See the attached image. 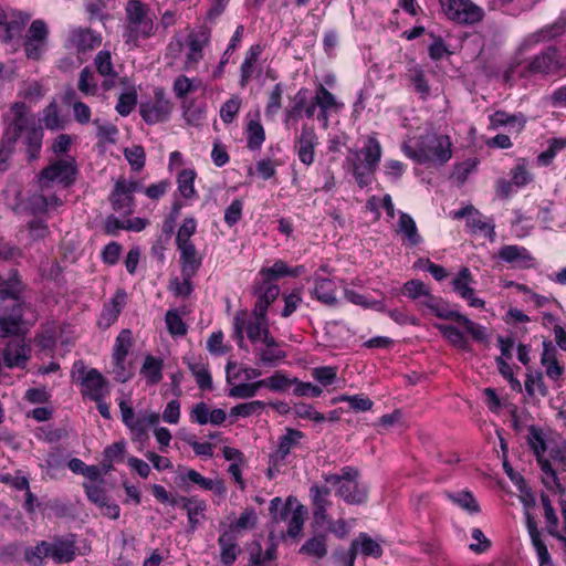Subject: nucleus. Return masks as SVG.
<instances>
[{"label": "nucleus", "mask_w": 566, "mask_h": 566, "mask_svg": "<svg viewBox=\"0 0 566 566\" xmlns=\"http://www.w3.org/2000/svg\"><path fill=\"white\" fill-rule=\"evenodd\" d=\"M119 409L122 413L123 422L129 428L132 433L136 438H142L145 436V427L139 421V418L135 417V412L130 406H128L125 401L119 402Z\"/></svg>", "instance_id": "nucleus-43"}, {"label": "nucleus", "mask_w": 566, "mask_h": 566, "mask_svg": "<svg viewBox=\"0 0 566 566\" xmlns=\"http://www.w3.org/2000/svg\"><path fill=\"white\" fill-rule=\"evenodd\" d=\"M261 381L242 382L230 388L229 397L237 399H249L256 395L261 387Z\"/></svg>", "instance_id": "nucleus-57"}, {"label": "nucleus", "mask_w": 566, "mask_h": 566, "mask_svg": "<svg viewBox=\"0 0 566 566\" xmlns=\"http://www.w3.org/2000/svg\"><path fill=\"white\" fill-rule=\"evenodd\" d=\"M134 191L135 181H126L125 179L117 180L111 195L113 209L118 212L130 213L134 200Z\"/></svg>", "instance_id": "nucleus-23"}, {"label": "nucleus", "mask_w": 566, "mask_h": 566, "mask_svg": "<svg viewBox=\"0 0 566 566\" xmlns=\"http://www.w3.org/2000/svg\"><path fill=\"white\" fill-rule=\"evenodd\" d=\"M180 255L181 274L196 275L202 264V256L199 254L195 244H188L177 248Z\"/></svg>", "instance_id": "nucleus-30"}, {"label": "nucleus", "mask_w": 566, "mask_h": 566, "mask_svg": "<svg viewBox=\"0 0 566 566\" xmlns=\"http://www.w3.org/2000/svg\"><path fill=\"white\" fill-rule=\"evenodd\" d=\"M559 70V55L555 46H548L546 50L528 61H520L512 65L507 71L506 77L517 73L526 76L532 74H552Z\"/></svg>", "instance_id": "nucleus-7"}, {"label": "nucleus", "mask_w": 566, "mask_h": 566, "mask_svg": "<svg viewBox=\"0 0 566 566\" xmlns=\"http://www.w3.org/2000/svg\"><path fill=\"white\" fill-rule=\"evenodd\" d=\"M187 366L195 377L198 387L201 390H211L212 389V377L208 368V364L205 363L201 358L199 359H190L187 358Z\"/></svg>", "instance_id": "nucleus-36"}, {"label": "nucleus", "mask_w": 566, "mask_h": 566, "mask_svg": "<svg viewBox=\"0 0 566 566\" xmlns=\"http://www.w3.org/2000/svg\"><path fill=\"white\" fill-rule=\"evenodd\" d=\"M210 42V30L206 27H200L190 31L186 39V56L184 69L192 71L197 69L198 63L203 59V49Z\"/></svg>", "instance_id": "nucleus-10"}, {"label": "nucleus", "mask_w": 566, "mask_h": 566, "mask_svg": "<svg viewBox=\"0 0 566 566\" xmlns=\"http://www.w3.org/2000/svg\"><path fill=\"white\" fill-rule=\"evenodd\" d=\"M305 516L306 509L301 504H296L292 513V516L287 520L286 532L289 536L296 537L301 534L304 526Z\"/></svg>", "instance_id": "nucleus-51"}, {"label": "nucleus", "mask_w": 566, "mask_h": 566, "mask_svg": "<svg viewBox=\"0 0 566 566\" xmlns=\"http://www.w3.org/2000/svg\"><path fill=\"white\" fill-rule=\"evenodd\" d=\"M359 472L353 467H344L339 474L324 476L326 483L337 486V494L348 504H361L367 500L368 489L358 481Z\"/></svg>", "instance_id": "nucleus-6"}, {"label": "nucleus", "mask_w": 566, "mask_h": 566, "mask_svg": "<svg viewBox=\"0 0 566 566\" xmlns=\"http://www.w3.org/2000/svg\"><path fill=\"white\" fill-rule=\"evenodd\" d=\"M23 144L29 160H35L39 158L40 150L42 147L43 130L38 125L31 127V129L23 133Z\"/></svg>", "instance_id": "nucleus-39"}, {"label": "nucleus", "mask_w": 566, "mask_h": 566, "mask_svg": "<svg viewBox=\"0 0 566 566\" xmlns=\"http://www.w3.org/2000/svg\"><path fill=\"white\" fill-rule=\"evenodd\" d=\"M566 31V11L562 12L560 15L551 24L544 25L539 30L528 34L520 45L518 54L522 55L524 52L532 50L539 43L551 41Z\"/></svg>", "instance_id": "nucleus-13"}, {"label": "nucleus", "mask_w": 566, "mask_h": 566, "mask_svg": "<svg viewBox=\"0 0 566 566\" xmlns=\"http://www.w3.org/2000/svg\"><path fill=\"white\" fill-rule=\"evenodd\" d=\"M453 219L467 218V226L474 234L482 233L491 241L495 238L494 224L476 210L473 206H467L452 212Z\"/></svg>", "instance_id": "nucleus-18"}, {"label": "nucleus", "mask_w": 566, "mask_h": 566, "mask_svg": "<svg viewBox=\"0 0 566 566\" xmlns=\"http://www.w3.org/2000/svg\"><path fill=\"white\" fill-rule=\"evenodd\" d=\"M314 97L319 111L338 112L343 107V104L323 84L318 85Z\"/></svg>", "instance_id": "nucleus-45"}, {"label": "nucleus", "mask_w": 566, "mask_h": 566, "mask_svg": "<svg viewBox=\"0 0 566 566\" xmlns=\"http://www.w3.org/2000/svg\"><path fill=\"white\" fill-rule=\"evenodd\" d=\"M49 29L43 20H34L25 36L23 49L25 56L31 60H39L45 52Z\"/></svg>", "instance_id": "nucleus-14"}, {"label": "nucleus", "mask_w": 566, "mask_h": 566, "mask_svg": "<svg viewBox=\"0 0 566 566\" xmlns=\"http://www.w3.org/2000/svg\"><path fill=\"white\" fill-rule=\"evenodd\" d=\"M348 402L354 411H368L373 408L374 402L364 395H340L333 398L332 403Z\"/></svg>", "instance_id": "nucleus-49"}, {"label": "nucleus", "mask_w": 566, "mask_h": 566, "mask_svg": "<svg viewBox=\"0 0 566 566\" xmlns=\"http://www.w3.org/2000/svg\"><path fill=\"white\" fill-rule=\"evenodd\" d=\"M528 444L532 448V450L534 451V453L536 454L537 462L541 467V470L545 474L543 478L544 484L548 489L557 488V489L562 490V485H560L557 474H556V469L553 468L551 460L545 459L543 457V453L546 450L545 441H544L541 432L534 428H532L530 431Z\"/></svg>", "instance_id": "nucleus-12"}, {"label": "nucleus", "mask_w": 566, "mask_h": 566, "mask_svg": "<svg viewBox=\"0 0 566 566\" xmlns=\"http://www.w3.org/2000/svg\"><path fill=\"white\" fill-rule=\"evenodd\" d=\"M31 356V347L23 338L9 340L3 350V364L8 368H24Z\"/></svg>", "instance_id": "nucleus-19"}, {"label": "nucleus", "mask_w": 566, "mask_h": 566, "mask_svg": "<svg viewBox=\"0 0 566 566\" xmlns=\"http://www.w3.org/2000/svg\"><path fill=\"white\" fill-rule=\"evenodd\" d=\"M133 346V335L129 329H123L116 337L113 348V360H126Z\"/></svg>", "instance_id": "nucleus-46"}, {"label": "nucleus", "mask_w": 566, "mask_h": 566, "mask_svg": "<svg viewBox=\"0 0 566 566\" xmlns=\"http://www.w3.org/2000/svg\"><path fill=\"white\" fill-rule=\"evenodd\" d=\"M77 175L78 167L75 157L52 158L50 164L38 175V188L44 191H56L57 188L66 189L76 181Z\"/></svg>", "instance_id": "nucleus-3"}, {"label": "nucleus", "mask_w": 566, "mask_h": 566, "mask_svg": "<svg viewBox=\"0 0 566 566\" xmlns=\"http://www.w3.org/2000/svg\"><path fill=\"white\" fill-rule=\"evenodd\" d=\"M358 554L365 557L371 556L379 558L382 555V548L380 544L373 539L367 533H359V535L352 541L347 553L336 552L334 553V557L338 562H343L344 566H354Z\"/></svg>", "instance_id": "nucleus-9"}, {"label": "nucleus", "mask_w": 566, "mask_h": 566, "mask_svg": "<svg viewBox=\"0 0 566 566\" xmlns=\"http://www.w3.org/2000/svg\"><path fill=\"white\" fill-rule=\"evenodd\" d=\"M186 475L189 481L198 484L203 490L214 491L217 494L220 495H222L226 492V488L221 481H213L207 479L195 470H188Z\"/></svg>", "instance_id": "nucleus-50"}, {"label": "nucleus", "mask_w": 566, "mask_h": 566, "mask_svg": "<svg viewBox=\"0 0 566 566\" xmlns=\"http://www.w3.org/2000/svg\"><path fill=\"white\" fill-rule=\"evenodd\" d=\"M195 275L181 274V280L179 277H174L170 280L168 289L174 295L179 297H188L193 290L191 279Z\"/></svg>", "instance_id": "nucleus-53"}, {"label": "nucleus", "mask_w": 566, "mask_h": 566, "mask_svg": "<svg viewBox=\"0 0 566 566\" xmlns=\"http://www.w3.org/2000/svg\"><path fill=\"white\" fill-rule=\"evenodd\" d=\"M126 444L124 441L115 442L108 446L104 450L103 465L107 469L112 467L114 462H120L124 459Z\"/></svg>", "instance_id": "nucleus-62"}, {"label": "nucleus", "mask_w": 566, "mask_h": 566, "mask_svg": "<svg viewBox=\"0 0 566 566\" xmlns=\"http://www.w3.org/2000/svg\"><path fill=\"white\" fill-rule=\"evenodd\" d=\"M126 30L124 33L125 43L134 48L139 46L140 41L155 35L157 25L155 15L147 4L139 0H129L126 4Z\"/></svg>", "instance_id": "nucleus-2"}, {"label": "nucleus", "mask_w": 566, "mask_h": 566, "mask_svg": "<svg viewBox=\"0 0 566 566\" xmlns=\"http://www.w3.org/2000/svg\"><path fill=\"white\" fill-rule=\"evenodd\" d=\"M449 19L459 23L473 24L483 17V10L471 0H440Z\"/></svg>", "instance_id": "nucleus-11"}, {"label": "nucleus", "mask_w": 566, "mask_h": 566, "mask_svg": "<svg viewBox=\"0 0 566 566\" xmlns=\"http://www.w3.org/2000/svg\"><path fill=\"white\" fill-rule=\"evenodd\" d=\"M83 488L88 500L101 509L103 515L113 520L119 517V506L114 502L109 501L108 496L105 493V490L102 488L101 484L84 483Z\"/></svg>", "instance_id": "nucleus-21"}, {"label": "nucleus", "mask_w": 566, "mask_h": 566, "mask_svg": "<svg viewBox=\"0 0 566 566\" xmlns=\"http://www.w3.org/2000/svg\"><path fill=\"white\" fill-rule=\"evenodd\" d=\"M165 321L167 329L172 336H184L187 333V326L178 311L169 310L166 313Z\"/></svg>", "instance_id": "nucleus-60"}, {"label": "nucleus", "mask_w": 566, "mask_h": 566, "mask_svg": "<svg viewBox=\"0 0 566 566\" xmlns=\"http://www.w3.org/2000/svg\"><path fill=\"white\" fill-rule=\"evenodd\" d=\"M163 360L154 356H146L144 364L140 368V375L150 385L159 382L163 378Z\"/></svg>", "instance_id": "nucleus-40"}, {"label": "nucleus", "mask_w": 566, "mask_h": 566, "mask_svg": "<svg viewBox=\"0 0 566 566\" xmlns=\"http://www.w3.org/2000/svg\"><path fill=\"white\" fill-rule=\"evenodd\" d=\"M201 86L200 80H191L186 75H179L174 82V92L178 98L186 97L189 93L197 91Z\"/></svg>", "instance_id": "nucleus-52"}, {"label": "nucleus", "mask_w": 566, "mask_h": 566, "mask_svg": "<svg viewBox=\"0 0 566 566\" xmlns=\"http://www.w3.org/2000/svg\"><path fill=\"white\" fill-rule=\"evenodd\" d=\"M195 179L196 172L192 169H184L179 172L177 178L178 190L184 198L191 199L196 197Z\"/></svg>", "instance_id": "nucleus-48"}, {"label": "nucleus", "mask_w": 566, "mask_h": 566, "mask_svg": "<svg viewBox=\"0 0 566 566\" xmlns=\"http://www.w3.org/2000/svg\"><path fill=\"white\" fill-rule=\"evenodd\" d=\"M7 14L8 18L4 21L3 33L0 34V39L4 42L10 41L14 34L20 33L31 18L30 14L15 10H11Z\"/></svg>", "instance_id": "nucleus-32"}, {"label": "nucleus", "mask_w": 566, "mask_h": 566, "mask_svg": "<svg viewBox=\"0 0 566 566\" xmlns=\"http://www.w3.org/2000/svg\"><path fill=\"white\" fill-rule=\"evenodd\" d=\"M327 553V536L324 534L310 537L300 548V554L315 559L324 558Z\"/></svg>", "instance_id": "nucleus-35"}, {"label": "nucleus", "mask_w": 566, "mask_h": 566, "mask_svg": "<svg viewBox=\"0 0 566 566\" xmlns=\"http://www.w3.org/2000/svg\"><path fill=\"white\" fill-rule=\"evenodd\" d=\"M280 294L277 285H268L265 290L259 295V298L253 307L252 315L263 317L266 316L268 307L276 300Z\"/></svg>", "instance_id": "nucleus-41"}, {"label": "nucleus", "mask_w": 566, "mask_h": 566, "mask_svg": "<svg viewBox=\"0 0 566 566\" xmlns=\"http://www.w3.org/2000/svg\"><path fill=\"white\" fill-rule=\"evenodd\" d=\"M548 453L557 469L566 470V441L553 443L548 448Z\"/></svg>", "instance_id": "nucleus-64"}, {"label": "nucleus", "mask_w": 566, "mask_h": 566, "mask_svg": "<svg viewBox=\"0 0 566 566\" xmlns=\"http://www.w3.org/2000/svg\"><path fill=\"white\" fill-rule=\"evenodd\" d=\"M403 153L419 164L444 165L452 157V143L448 135L427 133L417 140L403 143Z\"/></svg>", "instance_id": "nucleus-1"}, {"label": "nucleus", "mask_w": 566, "mask_h": 566, "mask_svg": "<svg viewBox=\"0 0 566 566\" xmlns=\"http://www.w3.org/2000/svg\"><path fill=\"white\" fill-rule=\"evenodd\" d=\"M242 105V99L238 95L231 96L220 108V118L226 124H231L238 115Z\"/></svg>", "instance_id": "nucleus-55"}, {"label": "nucleus", "mask_w": 566, "mask_h": 566, "mask_svg": "<svg viewBox=\"0 0 566 566\" xmlns=\"http://www.w3.org/2000/svg\"><path fill=\"white\" fill-rule=\"evenodd\" d=\"M303 439V432L296 429H286L285 434L280 437L276 451L272 454L275 463H285L291 451L296 448Z\"/></svg>", "instance_id": "nucleus-26"}, {"label": "nucleus", "mask_w": 566, "mask_h": 566, "mask_svg": "<svg viewBox=\"0 0 566 566\" xmlns=\"http://www.w3.org/2000/svg\"><path fill=\"white\" fill-rule=\"evenodd\" d=\"M541 363L551 379L557 380L562 376L564 368L558 364L556 359V348L551 342H543Z\"/></svg>", "instance_id": "nucleus-33"}, {"label": "nucleus", "mask_w": 566, "mask_h": 566, "mask_svg": "<svg viewBox=\"0 0 566 566\" xmlns=\"http://www.w3.org/2000/svg\"><path fill=\"white\" fill-rule=\"evenodd\" d=\"M260 55V48L259 46H251L250 50L247 52L243 63L240 67V85L241 87H244L248 82L250 81L254 64Z\"/></svg>", "instance_id": "nucleus-47"}, {"label": "nucleus", "mask_w": 566, "mask_h": 566, "mask_svg": "<svg viewBox=\"0 0 566 566\" xmlns=\"http://www.w3.org/2000/svg\"><path fill=\"white\" fill-rule=\"evenodd\" d=\"M77 87L84 95H95L97 92V83L91 69L84 67L80 73Z\"/></svg>", "instance_id": "nucleus-63"}, {"label": "nucleus", "mask_w": 566, "mask_h": 566, "mask_svg": "<svg viewBox=\"0 0 566 566\" xmlns=\"http://www.w3.org/2000/svg\"><path fill=\"white\" fill-rule=\"evenodd\" d=\"M335 283L326 277L319 276L317 273L314 275V287L312 295L319 302L333 306L337 303Z\"/></svg>", "instance_id": "nucleus-31"}, {"label": "nucleus", "mask_w": 566, "mask_h": 566, "mask_svg": "<svg viewBox=\"0 0 566 566\" xmlns=\"http://www.w3.org/2000/svg\"><path fill=\"white\" fill-rule=\"evenodd\" d=\"M51 558L56 563H70L75 558L76 547L73 541L55 539L50 542Z\"/></svg>", "instance_id": "nucleus-37"}, {"label": "nucleus", "mask_w": 566, "mask_h": 566, "mask_svg": "<svg viewBox=\"0 0 566 566\" xmlns=\"http://www.w3.org/2000/svg\"><path fill=\"white\" fill-rule=\"evenodd\" d=\"M172 107L174 105L171 101L166 97L164 91L157 90L155 92V101L143 103L139 112L140 116L147 124L154 125L168 120Z\"/></svg>", "instance_id": "nucleus-15"}, {"label": "nucleus", "mask_w": 566, "mask_h": 566, "mask_svg": "<svg viewBox=\"0 0 566 566\" xmlns=\"http://www.w3.org/2000/svg\"><path fill=\"white\" fill-rule=\"evenodd\" d=\"M125 303L126 293L124 290H118L112 297L111 302L104 306L98 318V325L103 328H108L113 325L124 308Z\"/></svg>", "instance_id": "nucleus-27"}, {"label": "nucleus", "mask_w": 566, "mask_h": 566, "mask_svg": "<svg viewBox=\"0 0 566 566\" xmlns=\"http://www.w3.org/2000/svg\"><path fill=\"white\" fill-rule=\"evenodd\" d=\"M220 558L224 566H232L241 549L229 533H223L218 538Z\"/></svg>", "instance_id": "nucleus-38"}, {"label": "nucleus", "mask_w": 566, "mask_h": 566, "mask_svg": "<svg viewBox=\"0 0 566 566\" xmlns=\"http://www.w3.org/2000/svg\"><path fill=\"white\" fill-rule=\"evenodd\" d=\"M497 255L500 260L511 264L513 268L528 269L534 263V258L528 250L515 244L502 247Z\"/></svg>", "instance_id": "nucleus-25"}, {"label": "nucleus", "mask_w": 566, "mask_h": 566, "mask_svg": "<svg viewBox=\"0 0 566 566\" xmlns=\"http://www.w3.org/2000/svg\"><path fill=\"white\" fill-rule=\"evenodd\" d=\"M63 205L62 199L57 196L56 191H44L39 188V191L31 195L27 202L25 209L31 213L45 212L49 209H54Z\"/></svg>", "instance_id": "nucleus-24"}, {"label": "nucleus", "mask_w": 566, "mask_h": 566, "mask_svg": "<svg viewBox=\"0 0 566 566\" xmlns=\"http://www.w3.org/2000/svg\"><path fill=\"white\" fill-rule=\"evenodd\" d=\"M474 280L471 271L468 268H462L457 276L452 280L453 290L472 307L483 308L485 302L482 298L474 296L472 284Z\"/></svg>", "instance_id": "nucleus-22"}, {"label": "nucleus", "mask_w": 566, "mask_h": 566, "mask_svg": "<svg viewBox=\"0 0 566 566\" xmlns=\"http://www.w3.org/2000/svg\"><path fill=\"white\" fill-rule=\"evenodd\" d=\"M82 377V395L88 397L92 400H104L108 395V381L105 377L95 368L85 371L83 365H81Z\"/></svg>", "instance_id": "nucleus-17"}, {"label": "nucleus", "mask_w": 566, "mask_h": 566, "mask_svg": "<svg viewBox=\"0 0 566 566\" xmlns=\"http://www.w3.org/2000/svg\"><path fill=\"white\" fill-rule=\"evenodd\" d=\"M525 390L532 397L535 395L547 396L548 390L544 384L543 375L541 373L528 374L525 380Z\"/></svg>", "instance_id": "nucleus-59"}, {"label": "nucleus", "mask_w": 566, "mask_h": 566, "mask_svg": "<svg viewBox=\"0 0 566 566\" xmlns=\"http://www.w3.org/2000/svg\"><path fill=\"white\" fill-rule=\"evenodd\" d=\"M254 353L259 364L264 366H275L286 357L285 352L280 348L274 337L272 344L270 342H262V344L254 346Z\"/></svg>", "instance_id": "nucleus-28"}, {"label": "nucleus", "mask_w": 566, "mask_h": 566, "mask_svg": "<svg viewBox=\"0 0 566 566\" xmlns=\"http://www.w3.org/2000/svg\"><path fill=\"white\" fill-rule=\"evenodd\" d=\"M260 275L263 277L264 282H270L284 275L296 276V273L291 272L287 264L279 260L271 268L262 269Z\"/></svg>", "instance_id": "nucleus-61"}, {"label": "nucleus", "mask_w": 566, "mask_h": 566, "mask_svg": "<svg viewBox=\"0 0 566 566\" xmlns=\"http://www.w3.org/2000/svg\"><path fill=\"white\" fill-rule=\"evenodd\" d=\"M396 232L401 234L410 245H418L422 241L415 220L406 212H399Z\"/></svg>", "instance_id": "nucleus-34"}, {"label": "nucleus", "mask_w": 566, "mask_h": 566, "mask_svg": "<svg viewBox=\"0 0 566 566\" xmlns=\"http://www.w3.org/2000/svg\"><path fill=\"white\" fill-rule=\"evenodd\" d=\"M14 302L12 313L0 317V337L14 336L21 331L23 303L19 301V297Z\"/></svg>", "instance_id": "nucleus-29"}, {"label": "nucleus", "mask_w": 566, "mask_h": 566, "mask_svg": "<svg viewBox=\"0 0 566 566\" xmlns=\"http://www.w3.org/2000/svg\"><path fill=\"white\" fill-rule=\"evenodd\" d=\"M407 76L420 97L427 98L430 94V86L426 80L422 67L418 64H411L408 67Z\"/></svg>", "instance_id": "nucleus-42"}, {"label": "nucleus", "mask_w": 566, "mask_h": 566, "mask_svg": "<svg viewBox=\"0 0 566 566\" xmlns=\"http://www.w3.org/2000/svg\"><path fill=\"white\" fill-rule=\"evenodd\" d=\"M380 157V144L376 138L369 137L364 149L355 154V160L353 163V174L359 187L363 188L370 184Z\"/></svg>", "instance_id": "nucleus-8"}, {"label": "nucleus", "mask_w": 566, "mask_h": 566, "mask_svg": "<svg viewBox=\"0 0 566 566\" xmlns=\"http://www.w3.org/2000/svg\"><path fill=\"white\" fill-rule=\"evenodd\" d=\"M436 327L452 345L462 349H468V340L457 327L444 324H437Z\"/></svg>", "instance_id": "nucleus-58"}, {"label": "nucleus", "mask_w": 566, "mask_h": 566, "mask_svg": "<svg viewBox=\"0 0 566 566\" xmlns=\"http://www.w3.org/2000/svg\"><path fill=\"white\" fill-rule=\"evenodd\" d=\"M318 145V137L314 127L303 125L298 137L295 139L294 149L300 161L310 166L315 160V147Z\"/></svg>", "instance_id": "nucleus-20"}, {"label": "nucleus", "mask_w": 566, "mask_h": 566, "mask_svg": "<svg viewBox=\"0 0 566 566\" xmlns=\"http://www.w3.org/2000/svg\"><path fill=\"white\" fill-rule=\"evenodd\" d=\"M265 140V132L259 119H252L247 125V146L251 150L260 149Z\"/></svg>", "instance_id": "nucleus-44"}, {"label": "nucleus", "mask_w": 566, "mask_h": 566, "mask_svg": "<svg viewBox=\"0 0 566 566\" xmlns=\"http://www.w3.org/2000/svg\"><path fill=\"white\" fill-rule=\"evenodd\" d=\"M244 333L254 346L262 344V342L273 343L268 316L261 318L250 315L248 311H238L233 317V336L241 348L244 346Z\"/></svg>", "instance_id": "nucleus-5"}, {"label": "nucleus", "mask_w": 566, "mask_h": 566, "mask_svg": "<svg viewBox=\"0 0 566 566\" xmlns=\"http://www.w3.org/2000/svg\"><path fill=\"white\" fill-rule=\"evenodd\" d=\"M101 34L90 28L72 27L67 31L65 46L77 53H86L101 45Z\"/></svg>", "instance_id": "nucleus-16"}, {"label": "nucleus", "mask_w": 566, "mask_h": 566, "mask_svg": "<svg viewBox=\"0 0 566 566\" xmlns=\"http://www.w3.org/2000/svg\"><path fill=\"white\" fill-rule=\"evenodd\" d=\"M6 130L1 140V155H9L19 137L36 126L35 117L22 102H15L4 115Z\"/></svg>", "instance_id": "nucleus-4"}, {"label": "nucleus", "mask_w": 566, "mask_h": 566, "mask_svg": "<svg viewBox=\"0 0 566 566\" xmlns=\"http://www.w3.org/2000/svg\"><path fill=\"white\" fill-rule=\"evenodd\" d=\"M491 125L493 127L500 126H512L515 127L516 130H520L524 127V120L515 115H510L506 112L497 111L490 117Z\"/></svg>", "instance_id": "nucleus-56"}, {"label": "nucleus", "mask_w": 566, "mask_h": 566, "mask_svg": "<svg viewBox=\"0 0 566 566\" xmlns=\"http://www.w3.org/2000/svg\"><path fill=\"white\" fill-rule=\"evenodd\" d=\"M261 387L269 388L272 391H283L286 390L290 385L293 384V379H290L286 375L281 371H275L272 376L260 379Z\"/></svg>", "instance_id": "nucleus-54"}]
</instances>
